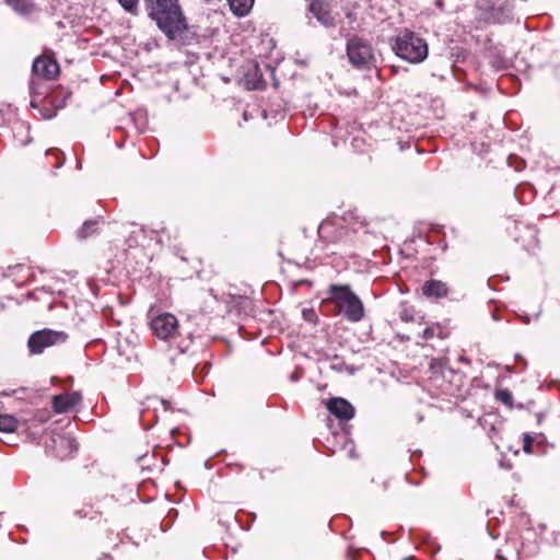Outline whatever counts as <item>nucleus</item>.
<instances>
[{
  "label": "nucleus",
  "mask_w": 560,
  "mask_h": 560,
  "mask_svg": "<svg viewBox=\"0 0 560 560\" xmlns=\"http://www.w3.org/2000/svg\"><path fill=\"white\" fill-rule=\"evenodd\" d=\"M492 66L498 70L505 69L508 67V61L501 56H495L492 60Z\"/></svg>",
  "instance_id": "obj_23"
},
{
  "label": "nucleus",
  "mask_w": 560,
  "mask_h": 560,
  "mask_svg": "<svg viewBox=\"0 0 560 560\" xmlns=\"http://www.w3.org/2000/svg\"><path fill=\"white\" fill-rule=\"evenodd\" d=\"M32 70L36 75L50 80L59 72V66L52 59L37 57L33 62Z\"/></svg>",
  "instance_id": "obj_11"
},
{
  "label": "nucleus",
  "mask_w": 560,
  "mask_h": 560,
  "mask_svg": "<svg viewBox=\"0 0 560 560\" xmlns=\"http://www.w3.org/2000/svg\"><path fill=\"white\" fill-rule=\"evenodd\" d=\"M523 451L526 454L533 453V438L528 433L523 435Z\"/></svg>",
  "instance_id": "obj_22"
},
{
  "label": "nucleus",
  "mask_w": 560,
  "mask_h": 560,
  "mask_svg": "<svg viewBox=\"0 0 560 560\" xmlns=\"http://www.w3.org/2000/svg\"><path fill=\"white\" fill-rule=\"evenodd\" d=\"M246 83L248 88L253 90H260L264 88L265 82L262 80V74L259 73L257 66L254 67L253 73L250 71L246 73Z\"/></svg>",
  "instance_id": "obj_17"
},
{
  "label": "nucleus",
  "mask_w": 560,
  "mask_h": 560,
  "mask_svg": "<svg viewBox=\"0 0 560 560\" xmlns=\"http://www.w3.org/2000/svg\"><path fill=\"white\" fill-rule=\"evenodd\" d=\"M436 4H438L439 7H442L441 1H436Z\"/></svg>",
  "instance_id": "obj_32"
},
{
  "label": "nucleus",
  "mask_w": 560,
  "mask_h": 560,
  "mask_svg": "<svg viewBox=\"0 0 560 560\" xmlns=\"http://www.w3.org/2000/svg\"><path fill=\"white\" fill-rule=\"evenodd\" d=\"M75 440L68 435H58L50 439L46 444V451L58 458H65L77 451Z\"/></svg>",
  "instance_id": "obj_8"
},
{
  "label": "nucleus",
  "mask_w": 560,
  "mask_h": 560,
  "mask_svg": "<svg viewBox=\"0 0 560 560\" xmlns=\"http://www.w3.org/2000/svg\"><path fill=\"white\" fill-rule=\"evenodd\" d=\"M5 2L19 14L28 15L31 14L35 5L32 0H5Z\"/></svg>",
  "instance_id": "obj_16"
},
{
  "label": "nucleus",
  "mask_w": 560,
  "mask_h": 560,
  "mask_svg": "<svg viewBox=\"0 0 560 560\" xmlns=\"http://www.w3.org/2000/svg\"><path fill=\"white\" fill-rule=\"evenodd\" d=\"M345 366H346V363L342 360H340L338 357H335L330 364V369L335 370L337 372H342Z\"/></svg>",
  "instance_id": "obj_24"
},
{
  "label": "nucleus",
  "mask_w": 560,
  "mask_h": 560,
  "mask_svg": "<svg viewBox=\"0 0 560 560\" xmlns=\"http://www.w3.org/2000/svg\"><path fill=\"white\" fill-rule=\"evenodd\" d=\"M451 71V63L447 58H440L436 61V69L431 71L432 77L445 80L446 74Z\"/></svg>",
  "instance_id": "obj_19"
},
{
  "label": "nucleus",
  "mask_w": 560,
  "mask_h": 560,
  "mask_svg": "<svg viewBox=\"0 0 560 560\" xmlns=\"http://www.w3.org/2000/svg\"><path fill=\"white\" fill-rule=\"evenodd\" d=\"M67 338L68 335L65 331L46 328L33 332L27 340V347L32 354H40L48 347L63 343Z\"/></svg>",
  "instance_id": "obj_6"
},
{
  "label": "nucleus",
  "mask_w": 560,
  "mask_h": 560,
  "mask_svg": "<svg viewBox=\"0 0 560 560\" xmlns=\"http://www.w3.org/2000/svg\"><path fill=\"white\" fill-rule=\"evenodd\" d=\"M308 11L317 20V22L326 28L336 25L331 15V5L328 0H307Z\"/></svg>",
  "instance_id": "obj_9"
},
{
  "label": "nucleus",
  "mask_w": 560,
  "mask_h": 560,
  "mask_svg": "<svg viewBox=\"0 0 560 560\" xmlns=\"http://www.w3.org/2000/svg\"><path fill=\"white\" fill-rule=\"evenodd\" d=\"M1 395H2V396H9L10 394H9V393H7V392H3Z\"/></svg>",
  "instance_id": "obj_31"
},
{
  "label": "nucleus",
  "mask_w": 560,
  "mask_h": 560,
  "mask_svg": "<svg viewBox=\"0 0 560 560\" xmlns=\"http://www.w3.org/2000/svg\"><path fill=\"white\" fill-rule=\"evenodd\" d=\"M303 317L308 322H316L317 315L313 310H303Z\"/></svg>",
  "instance_id": "obj_25"
},
{
  "label": "nucleus",
  "mask_w": 560,
  "mask_h": 560,
  "mask_svg": "<svg viewBox=\"0 0 560 560\" xmlns=\"http://www.w3.org/2000/svg\"><path fill=\"white\" fill-rule=\"evenodd\" d=\"M400 318L401 320L404 322H412L413 320V316L412 314L410 313L409 310L405 308L400 312Z\"/></svg>",
  "instance_id": "obj_26"
},
{
  "label": "nucleus",
  "mask_w": 560,
  "mask_h": 560,
  "mask_svg": "<svg viewBox=\"0 0 560 560\" xmlns=\"http://www.w3.org/2000/svg\"><path fill=\"white\" fill-rule=\"evenodd\" d=\"M103 223V218L98 217L94 220H86L82 226L77 231V236L80 240H85L94 234H96L100 230V224Z\"/></svg>",
  "instance_id": "obj_14"
},
{
  "label": "nucleus",
  "mask_w": 560,
  "mask_h": 560,
  "mask_svg": "<svg viewBox=\"0 0 560 560\" xmlns=\"http://www.w3.org/2000/svg\"><path fill=\"white\" fill-rule=\"evenodd\" d=\"M19 420L12 415H0V431L5 433L14 432L18 429Z\"/></svg>",
  "instance_id": "obj_18"
},
{
  "label": "nucleus",
  "mask_w": 560,
  "mask_h": 560,
  "mask_svg": "<svg viewBox=\"0 0 560 560\" xmlns=\"http://www.w3.org/2000/svg\"><path fill=\"white\" fill-rule=\"evenodd\" d=\"M423 337L425 339H430L433 337V329L432 328H425L424 331H423Z\"/></svg>",
  "instance_id": "obj_27"
},
{
  "label": "nucleus",
  "mask_w": 560,
  "mask_h": 560,
  "mask_svg": "<svg viewBox=\"0 0 560 560\" xmlns=\"http://www.w3.org/2000/svg\"><path fill=\"white\" fill-rule=\"evenodd\" d=\"M148 16L171 40L183 39L188 23L178 0H143Z\"/></svg>",
  "instance_id": "obj_1"
},
{
  "label": "nucleus",
  "mask_w": 560,
  "mask_h": 560,
  "mask_svg": "<svg viewBox=\"0 0 560 560\" xmlns=\"http://www.w3.org/2000/svg\"><path fill=\"white\" fill-rule=\"evenodd\" d=\"M327 295L323 303L334 304L337 314H342L348 322L358 323L364 318L363 302L349 284H330L327 288Z\"/></svg>",
  "instance_id": "obj_2"
},
{
  "label": "nucleus",
  "mask_w": 560,
  "mask_h": 560,
  "mask_svg": "<svg viewBox=\"0 0 560 560\" xmlns=\"http://www.w3.org/2000/svg\"><path fill=\"white\" fill-rule=\"evenodd\" d=\"M327 410L340 421H349L354 417L355 410L351 402L342 397H332L326 400Z\"/></svg>",
  "instance_id": "obj_10"
},
{
  "label": "nucleus",
  "mask_w": 560,
  "mask_h": 560,
  "mask_svg": "<svg viewBox=\"0 0 560 560\" xmlns=\"http://www.w3.org/2000/svg\"><path fill=\"white\" fill-rule=\"evenodd\" d=\"M329 226V221H324L320 226H319V232H323L324 230H326L327 228Z\"/></svg>",
  "instance_id": "obj_28"
},
{
  "label": "nucleus",
  "mask_w": 560,
  "mask_h": 560,
  "mask_svg": "<svg viewBox=\"0 0 560 560\" xmlns=\"http://www.w3.org/2000/svg\"><path fill=\"white\" fill-rule=\"evenodd\" d=\"M478 20L489 24H506L514 20V4L510 0H480Z\"/></svg>",
  "instance_id": "obj_4"
},
{
  "label": "nucleus",
  "mask_w": 560,
  "mask_h": 560,
  "mask_svg": "<svg viewBox=\"0 0 560 560\" xmlns=\"http://www.w3.org/2000/svg\"><path fill=\"white\" fill-rule=\"evenodd\" d=\"M422 293L428 298L441 299L448 294V288L446 283L432 279L424 282Z\"/></svg>",
  "instance_id": "obj_13"
},
{
  "label": "nucleus",
  "mask_w": 560,
  "mask_h": 560,
  "mask_svg": "<svg viewBox=\"0 0 560 560\" xmlns=\"http://www.w3.org/2000/svg\"><path fill=\"white\" fill-rule=\"evenodd\" d=\"M75 514L79 515L80 517H86L88 516V513L83 512L82 510L77 511Z\"/></svg>",
  "instance_id": "obj_29"
},
{
  "label": "nucleus",
  "mask_w": 560,
  "mask_h": 560,
  "mask_svg": "<svg viewBox=\"0 0 560 560\" xmlns=\"http://www.w3.org/2000/svg\"><path fill=\"white\" fill-rule=\"evenodd\" d=\"M38 420H39L40 422H45V421H46V418H44V417H38Z\"/></svg>",
  "instance_id": "obj_30"
},
{
  "label": "nucleus",
  "mask_w": 560,
  "mask_h": 560,
  "mask_svg": "<svg viewBox=\"0 0 560 560\" xmlns=\"http://www.w3.org/2000/svg\"><path fill=\"white\" fill-rule=\"evenodd\" d=\"M393 51L410 63H420L429 52L427 42L409 30L400 31L392 44Z\"/></svg>",
  "instance_id": "obj_3"
},
{
  "label": "nucleus",
  "mask_w": 560,
  "mask_h": 560,
  "mask_svg": "<svg viewBox=\"0 0 560 560\" xmlns=\"http://www.w3.org/2000/svg\"><path fill=\"white\" fill-rule=\"evenodd\" d=\"M347 56L350 63L358 69H368L375 61L370 42L357 35L347 40Z\"/></svg>",
  "instance_id": "obj_5"
},
{
  "label": "nucleus",
  "mask_w": 560,
  "mask_h": 560,
  "mask_svg": "<svg viewBox=\"0 0 560 560\" xmlns=\"http://www.w3.org/2000/svg\"><path fill=\"white\" fill-rule=\"evenodd\" d=\"M121 8L132 14L137 15L139 12V0H117Z\"/></svg>",
  "instance_id": "obj_21"
},
{
  "label": "nucleus",
  "mask_w": 560,
  "mask_h": 560,
  "mask_svg": "<svg viewBox=\"0 0 560 560\" xmlns=\"http://www.w3.org/2000/svg\"><path fill=\"white\" fill-rule=\"evenodd\" d=\"M255 0H226L232 13L236 16H245L249 13Z\"/></svg>",
  "instance_id": "obj_15"
},
{
  "label": "nucleus",
  "mask_w": 560,
  "mask_h": 560,
  "mask_svg": "<svg viewBox=\"0 0 560 560\" xmlns=\"http://www.w3.org/2000/svg\"><path fill=\"white\" fill-rule=\"evenodd\" d=\"M82 399L78 392L71 394L57 395L52 398V409L56 413H63L77 406Z\"/></svg>",
  "instance_id": "obj_12"
},
{
  "label": "nucleus",
  "mask_w": 560,
  "mask_h": 560,
  "mask_svg": "<svg viewBox=\"0 0 560 560\" xmlns=\"http://www.w3.org/2000/svg\"><path fill=\"white\" fill-rule=\"evenodd\" d=\"M494 397L498 401L502 402L509 408L513 407V396L512 393L508 388L497 389L494 393Z\"/></svg>",
  "instance_id": "obj_20"
},
{
  "label": "nucleus",
  "mask_w": 560,
  "mask_h": 560,
  "mask_svg": "<svg viewBox=\"0 0 560 560\" xmlns=\"http://www.w3.org/2000/svg\"><path fill=\"white\" fill-rule=\"evenodd\" d=\"M150 327L159 339L167 340L176 334L178 320L173 314L163 313L151 319Z\"/></svg>",
  "instance_id": "obj_7"
}]
</instances>
